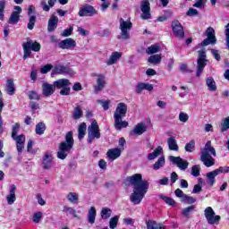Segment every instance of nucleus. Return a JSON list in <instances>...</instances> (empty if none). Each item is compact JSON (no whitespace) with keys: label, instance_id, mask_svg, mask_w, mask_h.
<instances>
[{"label":"nucleus","instance_id":"obj_1","mask_svg":"<svg viewBox=\"0 0 229 229\" xmlns=\"http://www.w3.org/2000/svg\"><path fill=\"white\" fill-rule=\"evenodd\" d=\"M128 112V106L125 103H119L114 113V128L116 130H123V128H128V122L123 121V117H126Z\"/></svg>","mask_w":229,"mask_h":229},{"label":"nucleus","instance_id":"obj_2","mask_svg":"<svg viewBox=\"0 0 229 229\" xmlns=\"http://www.w3.org/2000/svg\"><path fill=\"white\" fill-rule=\"evenodd\" d=\"M212 156L216 157V148L212 147V141L208 140L200 150V160L206 167H212L216 164V159Z\"/></svg>","mask_w":229,"mask_h":229},{"label":"nucleus","instance_id":"obj_3","mask_svg":"<svg viewBox=\"0 0 229 229\" xmlns=\"http://www.w3.org/2000/svg\"><path fill=\"white\" fill-rule=\"evenodd\" d=\"M74 147V139L72 138V131H68L65 135V140L59 144V150L57 151V158L65 160L67 155L71 153V149Z\"/></svg>","mask_w":229,"mask_h":229},{"label":"nucleus","instance_id":"obj_4","mask_svg":"<svg viewBox=\"0 0 229 229\" xmlns=\"http://www.w3.org/2000/svg\"><path fill=\"white\" fill-rule=\"evenodd\" d=\"M126 182L132 185L133 190L140 191V189H149V182L142 180V174H136L127 177Z\"/></svg>","mask_w":229,"mask_h":229},{"label":"nucleus","instance_id":"obj_5","mask_svg":"<svg viewBox=\"0 0 229 229\" xmlns=\"http://www.w3.org/2000/svg\"><path fill=\"white\" fill-rule=\"evenodd\" d=\"M133 28V23L130 19L124 21V19L120 18V36L117 37L118 40H128L130 39V31Z\"/></svg>","mask_w":229,"mask_h":229},{"label":"nucleus","instance_id":"obj_6","mask_svg":"<svg viewBox=\"0 0 229 229\" xmlns=\"http://www.w3.org/2000/svg\"><path fill=\"white\" fill-rule=\"evenodd\" d=\"M23 60H27L31 56V51L35 53H38L40 51V43L35 41L33 42L32 39L28 38L26 43H23Z\"/></svg>","mask_w":229,"mask_h":229},{"label":"nucleus","instance_id":"obj_7","mask_svg":"<svg viewBox=\"0 0 229 229\" xmlns=\"http://www.w3.org/2000/svg\"><path fill=\"white\" fill-rule=\"evenodd\" d=\"M95 139H101V132H99V124L94 120L88 127V142L92 144Z\"/></svg>","mask_w":229,"mask_h":229},{"label":"nucleus","instance_id":"obj_8","mask_svg":"<svg viewBox=\"0 0 229 229\" xmlns=\"http://www.w3.org/2000/svg\"><path fill=\"white\" fill-rule=\"evenodd\" d=\"M198 53L199 57L197 60L196 76L197 78H199V76H201V72H203V69H205V67L207 66V62H208V60H207V51L205 50V48L199 50Z\"/></svg>","mask_w":229,"mask_h":229},{"label":"nucleus","instance_id":"obj_9","mask_svg":"<svg viewBox=\"0 0 229 229\" xmlns=\"http://www.w3.org/2000/svg\"><path fill=\"white\" fill-rule=\"evenodd\" d=\"M91 76L96 79V85H94V93L101 92L106 87V76L103 73H92Z\"/></svg>","mask_w":229,"mask_h":229},{"label":"nucleus","instance_id":"obj_10","mask_svg":"<svg viewBox=\"0 0 229 229\" xmlns=\"http://www.w3.org/2000/svg\"><path fill=\"white\" fill-rule=\"evenodd\" d=\"M223 173H229V166H220L219 168L213 170L206 174L208 183L212 187L216 183V176Z\"/></svg>","mask_w":229,"mask_h":229},{"label":"nucleus","instance_id":"obj_11","mask_svg":"<svg viewBox=\"0 0 229 229\" xmlns=\"http://www.w3.org/2000/svg\"><path fill=\"white\" fill-rule=\"evenodd\" d=\"M204 216L208 223V225H216L221 221V216L216 215V212L212 208V207H208L204 210Z\"/></svg>","mask_w":229,"mask_h":229},{"label":"nucleus","instance_id":"obj_12","mask_svg":"<svg viewBox=\"0 0 229 229\" xmlns=\"http://www.w3.org/2000/svg\"><path fill=\"white\" fill-rule=\"evenodd\" d=\"M206 37L201 43L200 46L205 47V46H212L216 45V42H217V38H216V30L212 27H208L206 30Z\"/></svg>","mask_w":229,"mask_h":229},{"label":"nucleus","instance_id":"obj_13","mask_svg":"<svg viewBox=\"0 0 229 229\" xmlns=\"http://www.w3.org/2000/svg\"><path fill=\"white\" fill-rule=\"evenodd\" d=\"M147 192L148 189L133 190L130 197L131 203H133V205H140Z\"/></svg>","mask_w":229,"mask_h":229},{"label":"nucleus","instance_id":"obj_14","mask_svg":"<svg viewBox=\"0 0 229 229\" xmlns=\"http://www.w3.org/2000/svg\"><path fill=\"white\" fill-rule=\"evenodd\" d=\"M79 17H94V15H98V11L94 8V6L90 4H85L80 7Z\"/></svg>","mask_w":229,"mask_h":229},{"label":"nucleus","instance_id":"obj_15","mask_svg":"<svg viewBox=\"0 0 229 229\" xmlns=\"http://www.w3.org/2000/svg\"><path fill=\"white\" fill-rule=\"evenodd\" d=\"M140 11L142 12L140 19L148 21V19L151 18V4H149V0L141 1Z\"/></svg>","mask_w":229,"mask_h":229},{"label":"nucleus","instance_id":"obj_16","mask_svg":"<svg viewBox=\"0 0 229 229\" xmlns=\"http://www.w3.org/2000/svg\"><path fill=\"white\" fill-rule=\"evenodd\" d=\"M169 160L172 164L177 165L181 171H185V169L189 167V162L183 160V158H181L180 157L170 156Z\"/></svg>","mask_w":229,"mask_h":229},{"label":"nucleus","instance_id":"obj_17","mask_svg":"<svg viewBox=\"0 0 229 229\" xmlns=\"http://www.w3.org/2000/svg\"><path fill=\"white\" fill-rule=\"evenodd\" d=\"M172 30L174 31V35L177 37V38H183L185 37V31L183 30V26L178 21H174L172 22Z\"/></svg>","mask_w":229,"mask_h":229},{"label":"nucleus","instance_id":"obj_18","mask_svg":"<svg viewBox=\"0 0 229 229\" xmlns=\"http://www.w3.org/2000/svg\"><path fill=\"white\" fill-rule=\"evenodd\" d=\"M13 12L12 13L9 20L8 24H17L19 21H21V13H22V8L21 6H14Z\"/></svg>","mask_w":229,"mask_h":229},{"label":"nucleus","instance_id":"obj_19","mask_svg":"<svg viewBox=\"0 0 229 229\" xmlns=\"http://www.w3.org/2000/svg\"><path fill=\"white\" fill-rule=\"evenodd\" d=\"M52 74H70V76H74V72L67 66L57 64L52 70Z\"/></svg>","mask_w":229,"mask_h":229},{"label":"nucleus","instance_id":"obj_20","mask_svg":"<svg viewBox=\"0 0 229 229\" xmlns=\"http://www.w3.org/2000/svg\"><path fill=\"white\" fill-rule=\"evenodd\" d=\"M43 169L49 170L53 167V155L51 153H45L42 158Z\"/></svg>","mask_w":229,"mask_h":229},{"label":"nucleus","instance_id":"obj_21","mask_svg":"<svg viewBox=\"0 0 229 229\" xmlns=\"http://www.w3.org/2000/svg\"><path fill=\"white\" fill-rule=\"evenodd\" d=\"M59 47L61 49H74V47H76V41L68 38L59 43Z\"/></svg>","mask_w":229,"mask_h":229},{"label":"nucleus","instance_id":"obj_22","mask_svg":"<svg viewBox=\"0 0 229 229\" xmlns=\"http://www.w3.org/2000/svg\"><path fill=\"white\" fill-rule=\"evenodd\" d=\"M13 139L16 141L17 151L21 155V153H22V149H24V142H26V137L24 134H21L19 136H14Z\"/></svg>","mask_w":229,"mask_h":229},{"label":"nucleus","instance_id":"obj_23","mask_svg":"<svg viewBox=\"0 0 229 229\" xmlns=\"http://www.w3.org/2000/svg\"><path fill=\"white\" fill-rule=\"evenodd\" d=\"M55 83L49 84L47 82H43L42 84V90H43V96H46L47 98H49V96H53L55 94Z\"/></svg>","mask_w":229,"mask_h":229},{"label":"nucleus","instance_id":"obj_24","mask_svg":"<svg viewBox=\"0 0 229 229\" xmlns=\"http://www.w3.org/2000/svg\"><path fill=\"white\" fill-rule=\"evenodd\" d=\"M148 127L144 123H138L132 131H130V135L131 137L135 135H142V133H145L147 131Z\"/></svg>","mask_w":229,"mask_h":229},{"label":"nucleus","instance_id":"obj_25","mask_svg":"<svg viewBox=\"0 0 229 229\" xmlns=\"http://www.w3.org/2000/svg\"><path fill=\"white\" fill-rule=\"evenodd\" d=\"M121 56H123V52H113L108 60L106 62V65H114L117 64Z\"/></svg>","mask_w":229,"mask_h":229},{"label":"nucleus","instance_id":"obj_26","mask_svg":"<svg viewBox=\"0 0 229 229\" xmlns=\"http://www.w3.org/2000/svg\"><path fill=\"white\" fill-rule=\"evenodd\" d=\"M142 90H148V92H151V90H153L152 84L139 83L138 85H136V89H135L136 94H142Z\"/></svg>","mask_w":229,"mask_h":229},{"label":"nucleus","instance_id":"obj_27","mask_svg":"<svg viewBox=\"0 0 229 229\" xmlns=\"http://www.w3.org/2000/svg\"><path fill=\"white\" fill-rule=\"evenodd\" d=\"M58 27V18L55 15H52L48 21L47 31H55Z\"/></svg>","mask_w":229,"mask_h":229},{"label":"nucleus","instance_id":"obj_28","mask_svg":"<svg viewBox=\"0 0 229 229\" xmlns=\"http://www.w3.org/2000/svg\"><path fill=\"white\" fill-rule=\"evenodd\" d=\"M54 87L55 89H65L66 87H71V81L67 79H59L54 81Z\"/></svg>","mask_w":229,"mask_h":229},{"label":"nucleus","instance_id":"obj_29","mask_svg":"<svg viewBox=\"0 0 229 229\" xmlns=\"http://www.w3.org/2000/svg\"><path fill=\"white\" fill-rule=\"evenodd\" d=\"M15 191H17V187L15 186V184H12L10 186V194L7 196L8 205H13V203H15Z\"/></svg>","mask_w":229,"mask_h":229},{"label":"nucleus","instance_id":"obj_30","mask_svg":"<svg viewBox=\"0 0 229 229\" xmlns=\"http://www.w3.org/2000/svg\"><path fill=\"white\" fill-rule=\"evenodd\" d=\"M66 199L69 201V203H72V205H78L80 203V196L76 192H69L66 195Z\"/></svg>","mask_w":229,"mask_h":229},{"label":"nucleus","instance_id":"obj_31","mask_svg":"<svg viewBox=\"0 0 229 229\" xmlns=\"http://www.w3.org/2000/svg\"><path fill=\"white\" fill-rule=\"evenodd\" d=\"M106 155L110 160H116V158L121 157V148H111L107 151Z\"/></svg>","mask_w":229,"mask_h":229},{"label":"nucleus","instance_id":"obj_32","mask_svg":"<svg viewBox=\"0 0 229 229\" xmlns=\"http://www.w3.org/2000/svg\"><path fill=\"white\" fill-rule=\"evenodd\" d=\"M5 92L9 96H13V94H15V84L13 83V80H7Z\"/></svg>","mask_w":229,"mask_h":229},{"label":"nucleus","instance_id":"obj_33","mask_svg":"<svg viewBox=\"0 0 229 229\" xmlns=\"http://www.w3.org/2000/svg\"><path fill=\"white\" fill-rule=\"evenodd\" d=\"M167 146L170 151H178V142H176V139L174 137H170L167 139Z\"/></svg>","mask_w":229,"mask_h":229},{"label":"nucleus","instance_id":"obj_34","mask_svg":"<svg viewBox=\"0 0 229 229\" xmlns=\"http://www.w3.org/2000/svg\"><path fill=\"white\" fill-rule=\"evenodd\" d=\"M96 208L91 207L88 211V223H89V225H94L96 223Z\"/></svg>","mask_w":229,"mask_h":229},{"label":"nucleus","instance_id":"obj_35","mask_svg":"<svg viewBox=\"0 0 229 229\" xmlns=\"http://www.w3.org/2000/svg\"><path fill=\"white\" fill-rule=\"evenodd\" d=\"M164 154V148L158 146L152 153L148 155V160H155L157 157H160V155Z\"/></svg>","mask_w":229,"mask_h":229},{"label":"nucleus","instance_id":"obj_36","mask_svg":"<svg viewBox=\"0 0 229 229\" xmlns=\"http://www.w3.org/2000/svg\"><path fill=\"white\" fill-rule=\"evenodd\" d=\"M86 133H87V123H81L79 125V128H78V139H79V140H81V139H83V137H85Z\"/></svg>","mask_w":229,"mask_h":229},{"label":"nucleus","instance_id":"obj_37","mask_svg":"<svg viewBox=\"0 0 229 229\" xmlns=\"http://www.w3.org/2000/svg\"><path fill=\"white\" fill-rule=\"evenodd\" d=\"M206 85L208 88V90L211 92H215V90H217V86H216V81H214V78L208 77L206 80Z\"/></svg>","mask_w":229,"mask_h":229},{"label":"nucleus","instance_id":"obj_38","mask_svg":"<svg viewBox=\"0 0 229 229\" xmlns=\"http://www.w3.org/2000/svg\"><path fill=\"white\" fill-rule=\"evenodd\" d=\"M72 117L75 121H78V119H81V117H83V110H81V106H77L73 109Z\"/></svg>","mask_w":229,"mask_h":229},{"label":"nucleus","instance_id":"obj_39","mask_svg":"<svg viewBox=\"0 0 229 229\" xmlns=\"http://www.w3.org/2000/svg\"><path fill=\"white\" fill-rule=\"evenodd\" d=\"M148 64H153L154 65H158L162 62V56L160 55H150L148 59Z\"/></svg>","mask_w":229,"mask_h":229},{"label":"nucleus","instance_id":"obj_40","mask_svg":"<svg viewBox=\"0 0 229 229\" xmlns=\"http://www.w3.org/2000/svg\"><path fill=\"white\" fill-rule=\"evenodd\" d=\"M165 165V157H161L157 159V161L153 165L154 171H158L161 167Z\"/></svg>","mask_w":229,"mask_h":229},{"label":"nucleus","instance_id":"obj_41","mask_svg":"<svg viewBox=\"0 0 229 229\" xmlns=\"http://www.w3.org/2000/svg\"><path fill=\"white\" fill-rule=\"evenodd\" d=\"M196 208L195 205L189 206L182 210V214L184 217H191V214H192V211Z\"/></svg>","mask_w":229,"mask_h":229},{"label":"nucleus","instance_id":"obj_42","mask_svg":"<svg viewBox=\"0 0 229 229\" xmlns=\"http://www.w3.org/2000/svg\"><path fill=\"white\" fill-rule=\"evenodd\" d=\"M147 55H155V53H160V46L152 45L146 49Z\"/></svg>","mask_w":229,"mask_h":229},{"label":"nucleus","instance_id":"obj_43","mask_svg":"<svg viewBox=\"0 0 229 229\" xmlns=\"http://www.w3.org/2000/svg\"><path fill=\"white\" fill-rule=\"evenodd\" d=\"M63 212H64L66 216H73V217H78V214L73 208L64 206L63 208Z\"/></svg>","mask_w":229,"mask_h":229},{"label":"nucleus","instance_id":"obj_44","mask_svg":"<svg viewBox=\"0 0 229 229\" xmlns=\"http://www.w3.org/2000/svg\"><path fill=\"white\" fill-rule=\"evenodd\" d=\"M36 134L37 135H44V131H46V123L40 122L36 125Z\"/></svg>","mask_w":229,"mask_h":229},{"label":"nucleus","instance_id":"obj_45","mask_svg":"<svg viewBox=\"0 0 229 229\" xmlns=\"http://www.w3.org/2000/svg\"><path fill=\"white\" fill-rule=\"evenodd\" d=\"M222 133L229 130V116L224 118L220 124Z\"/></svg>","mask_w":229,"mask_h":229},{"label":"nucleus","instance_id":"obj_46","mask_svg":"<svg viewBox=\"0 0 229 229\" xmlns=\"http://www.w3.org/2000/svg\"><path fill=\"white\" fill-rule=\"evenodd\" d=\"M184 149L188 153H192V151L196 149V142L193 140H191L189 143L185 145Z\"/></svg>","mask_w":229,"mask_h":229},{"label":"nucleus","instance_id":"obj_47","mask_svg":"<svg viewBox=\"0 0 229 229\" xmlns=\"http://www.w3.org/2000/svg\"><path fill=\"white\" fill-rule=\"evenodd\" d=\"M101 217L102 219H108L110 217V216H112V209L108 208H104L101 210Z\"/></svg>","mask_w":229,"mask_h":229},{"label":"nucleus","instance_id":"obj_48","mask_svg":"<svg viewBox=\"0 0 229 229\" xmlns=\"http://www.w3.org/2000/svg\"><path fill=\"white\" fill-rule=\"evenodd\" d=\"M4 8H6V0H0V21H4Z\"/></svg>","mask_w":229,"mask_h":229},{"label":"nucleus","instance_id":"obj_49","mask_svg":"<svg viewBox=\"0 0 229 229\" xmlns=\"http://www.w3.org/2000/svg\"><path fill=\"white\" fill-rule=\"evenodd\" d=\"M159 198L161 199H163L164 202L166 203V205H170L171 207H174V205H176V202L174 201V199L169 198V197H165L164 195H160Z\"/></svg>","mask_w":229,"mask_h":229},{"label":"nucleus","instance_id":"obj_50","mask_svg":"<svg viewBox=\"0 0 229 229\" xmlns=\"http://www.w3.org/2000/svg\"><path fill=\"white\" fill-rule=\"evenodd\" d=\"M119 223V216H115L112 217L109 221V228L115 229L117 228V224Z\"/></svg>","mask_w":229,"mask_h":229},{"label":"nucleus","instance_id":"obj_51","mask_svg":"<svg viewBox=\"0 0 229 229\" xmlns=\"http://www.w3.org/2000/svg\"><path fill=\"white\" fill-rule=\"evenodd\" d=\"M35 22H37V16L31 15L29 18V23L27 25L28 30H33L35 28Z\"/></svg>","mask_w":229,"mask_h":229},{"label":"nucleus","instance_id":"obj_52","mask_svg":"<svg viewBox=\"0 0 229 229\" xmlns=\"http://www.w3.org/2000/svg\"><path fill=\"white\" fill-rule=\"evenodd\" d=\"M182 203H188V205H192V203H196V198L191 197L188 195H184L182 200Z\"/></svg>","mask_w":229,"mask_h":229},{"label":"nucleus","instance_id":"obj_53","mask_svg":"<svg viewBox=\"0 0 229 229\" xmlns=\"http://www.w3.org/2000/svg\"><path fill=\"white\" fill-rule=\"evenodd\" d=\"M43 216H44V214H42V212H40V211L34 213L33 217H32L33 223H36V224L40 223V221H42Z\"/></svg>","mask_w":229,"mask_h":229},{"label":"nucleus","instance_id":"obj_54","mask_svg":"<svg viewBox=\"0 0 229 229\" xmlns=\"http://www.w3.org/2000/svg\"><path fill=\"white\" fill-rule=\"evenodd\" d=\"M147 229H158V225L153 220H146Z\"/></svg>","mask_w":229,"mask_h":229},{"label":"nucleus","instance_id":"obj_55","mask_svg":"<svg viewBox=\"0 0 229 229\" xmlns=\"http://www.w3.org/2000/svg\"><path fill=\"white\" fill-rule=\"evenodd\" d=\"M179 121L183 123H187L189 121V114L181 112L179 114Z\"/></svg>","mask_w":229,"mask_h":229},{"label":"nucleus","instance_id":"obj_56","mask_svg":"<svg viewBox=\"0 0 229 229\" xmlns=\"http://www.w3.org/2000/svg\"><path fill=\"white\" fill-rule=\"evenodd\" d=\"M200 167L199 165H195L191 167V174L192 176L198 177L199 176V171H200Z\"/></svg>","mask_w":229,"mask_h":229},{"label":"nucleus","instance_id":"obj_57","mask_svg":"<svg viewBox=\"0 0 229 229\" xmlns=\"http://www.w3.org/2000/svg\"><path fill=\"white\" fill-rule=\"evenodd\" d=\"M19 128H21V124H19V123H16L13 126L12 139H15V137H17V133H19Z\"/></svg>","mask_w":229,"mask_h":229},{"label":"nucleus","instance_id":"obj_58","mask_svg":"<svg viewBox=\"0 0 229 229\" xmlns=\"http://www.w3.org/2000/svg\"><path fill=\"white\" fill-rule=\"evenodd\" d=\"M207 0H195V4H193L194 8H205V4Z\"/></svg>","mask_w":229,"mask_h":229},{"label":"nucleus","instance_id":"obj_59","mask_svg":"<svg viewBox=\"0 0 229 229\" xmlns=\"http://www.w3.org/2000/svg\"><path fill=\"white\" fill-rule=\"evenodd\" d=\"M225 28V45L227 47V49H229V23H227Z\"/></svg>","mask_w":229,"mask_h":229},{"label":"nucleus","instance_id":"obj_60","mask_svg":"<svg viewBox=\"0 0 229 229\" xmlns=\"http://www.w3.org/2000/svg\"><path fill=\"white\" fill-rule=\"evenodd\" d=\"M53 69V64H47L41 68L40 72L41 74H47Z\"/></svg>","mask_w":229,"mask_h":229},{"label":"nucleus","instance_id":"obj_61","mask_svg":"<svg viewBox=\"0 0 229 229\" xmlns=\"http://www.w3.org/2000/svg\"><path fill=\"white\" fill-rule=\"evenodd\" d=\"M97 103H99V105L102 106L104 110H108V108H110V101L97 100Z\"/></svg>","mask_w":229,"mask_h":229},{"label":"nucleus","instance_id":"obj_62","mask_svg":"<svg viewBox=\"0 0 229 229\" xmlns=\"http://www.w3.org/2000/svg\"><path fill=\"white\" fill-rule=\"evenodd\" d=\"M29 99H36L37 101H38L40 99V96L36 91H30Z\"/></svg>","mask_w":229,"mask_h":229},{"label":"nucleus","instance_id":"obj_63","mask_svg":"<svg viewBox=\"0 0 229 229\" xmlns=\"http://www.w3.org/2000/svg\"><path fill=\"white\" fill-rule=\"evenodd\" d=\"M186 15H188L189 17H194L196 15H199V12H198L194 8H190L189 11L186 13Z\"/></svg>","mask_w":229,"mask_h":229},{"label":"nucleus","instance_id":"obj_64","mask_svg":"<svg viewBox=\"0 0 229 229\" xmlns=\"http://www.w3.org/2000/svg\"><path fill=\"white\" fill-rule=\"evenodd\" d=\"M72 30L73 28L70 27L69 29L64 30L61 35L62 37H71V35H72Z\"/></svg>","mask_w":229,"mask_h":229}]
</instances>
